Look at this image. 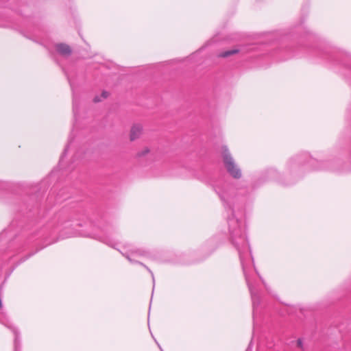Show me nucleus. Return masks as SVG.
Listing matches in <instances>:
<instances>
[{
  "mask_svg": "<svg viewBox=\"0 0 351 351\" xmlns=\"http://www.w3.org/2000/svg\"><path fill=\"white\" fill-rule=\"evenodd\" d=\"M42 248H43V247H41L40 248H37L36 250L34 252H32V253H29L28 256L25 257V258H23L22 260V261H25L28 257H30L31 256H32L33 254H34L36 252H37L38 251H39L40 250H41Z\"/></svg>",
  "mask_w": 351,
  "mask_h": 351,
  "instance_id": "obj_12",
  "label": "nucleus"
},
{
  "mask_svg": "<svg viewBox=\"0 0 351 351\" xmlns=\"http://www.w3.org/2000/svg\"><path fill=\"white\" fill-rule=\"evenodd\" d=\"M213 243V241H209L208 243Z\"/></svg>",
  "mask_w": 351,
  "mask_h": 351,
  "instance_id": "obj_20",
  "label": "nucleus"
},
{
  "mask_svg": "<svg viewBox=\"0 0 351 351\" xmlns=\"http://www.w3.org/2000/svg\"><path fill=\"white\" fill-rule=\"evenodd\" d=\"M68 147H69V145H67V146L65 147V149H64V152H63V153H62V156H60V161H59V165H60V166H62V165L63 158H64V156L66 155V152H67V150H68Z\"/></svg>",
  "mask_w": 351,
  "mask_h": 351,
  "instance_id": "obj_11",
  "label": "nucleus"
},
{
  "mask_svg": "<svg viewBox=\"0 0 351 351\" xmlns=\"http://www.w3.org/2000/svg\"><path fill=\"white\" fill-rule=\"evenodd\" d=\"M58 223H60L61 225L63 224V222L62 221H59Z\"/></svg>",
  "mask_w": 351,
  "mask_h": 351,
  "instance_id": "obj_19",
  "label": "nucleus"
},
{
  "mask_svg": "<svg viewBox=\"0 0 351 351\" xmlns=\"http://www.w3.org/2000/svg\"><path fill=\"white\" fill-rule=\"evenodd\" d=\"M148 152H149V149H145V150H143L142 152V153L138 154V156H141L145 155V154H147Z\"/></svg>",
  "mask_w": 351,
  "mask_h": 351,
  "instance_id": "obj_16",
  "label": "nucleus"
},
{
  "mask_svg": "<svg viewBox=\"0 0 351 351\" xmlns=\"http://www.w3.org/2000/svg\"><path fill=\"white\" fill-rule=\"evenodd\" d=\"M57 51L62 56H69L71 53V49L68 45L60 43L56 47Z\"/></svg>",
  "mask_w": 351,
  "mask_h": 351,
  "instance_id": "obj_7",
  "label": "nucleus"
},
{
  "mask_svg": "<svg viewBox=\"0 0 351 351\" xmlns=\"http://www.w3.org/2000/svg\"><path fill=\"white\" fill-rule=\"evenodd\" d=\"M44 236V230H40L38 232L33 233L25 240L23 246L21 247L19 250H17L18 252H19L21 250H23L25 247H29L32 242L38 239L43 238Z\"/></svg>",
  "mask_w": 351,
  "mask_h": 351,
  "instance_id": "obj_5",
  "label": "nucleus"
},
{
  "mask_svg": "<svg viewBox=\"0 0 351 351\" xmlns=\"http://www.w3.org/2000/svg\"><path fill=\"white\" fill-rule=\"evenodd\" d=\"M5 326H8L9 328H10L14 334V351H19L20 349L19 331L15 327L8 326V324H5Z\"/></svg>",
  "mask_w": 351,
  "mask_h": 351,
  "instance_id": "obj_8",
  "label": "nucleus"
},
{
  "mask_svg": "<svg viewBox=\"0 0 351 351\" xmlns=\"http://www.w3.org/2000/svg\"><path fill=\"white\" fill-rule=\"evenodd\" d=\"M4 186V183L0 182V188H2Z\"/></svg>",
  "mask_w": 351,
  "mask_h": 351,
  "instance_id": "obj_18",
  "label": "nucleus"
},
{
  "mask_svg": "<svg viewBox=\"0 0 351 351\" xmlns=\"http://www.w3.org/2000/svg\"><path fill=\"white\" fill-rule=\"evenodd\" d=\"M142 132V126L140 124H134L130 131V140L138 138Z\"/></svg>",
  "mask_w": 351,
  "mask_h": 351,
  "instance_id": "obj_6",
  "label": "nucleus"
},
{
  "mask_svg": "<svg viewBox=\"0 0 351 351\" xmlns=\"http://www.w3.org/2000/svg\"><path fill=\"white\" fill-rule=\"evenodd\" d=\"M240 51V49L238 48H234L233 49L227 50L222 53H220L218 56L221 58H228L232 55L236 54Z\"/></svg>",
  "mask_w": 351,
  "mask_h": 351,
  "instance_id": "obj_9",
  "label": "nucleus"
},
{
  "mask_svg": "<svg viewBox=\"0 0 351 351\" xmlns=\"http://www.w3.org/2000/svg\"><path fill=\"white\" fill-rule=\"evenodd\" d=\"M222 157L224 167L230 176L234 179H240L242 177L241 169L235 162L226 147H222Z\"/></svg>",
  "mask_w": 351,
  "mask_h": 351,
  "instance_id": "obj_3",
  "label": "nucleus"
},
{
  "mask_svg": "<svg viewBox=\"0 0 351 351\" xmlns=\"http://www.w3.org/2000/svg\"><path fill=\"white\" fill-rule=\"evenodd\" d=\"M121 254L126 258L132 264H138L145 267L149 273L151 274L152 278L153 284H155V278L152 271L145 264L137 261L136 258H150L151 254L149 250L144 248H138L132 246L130 244L126 245L123 250H119Z\"/></svg>",
  "mask_w": 351,
  "mask_h": 351,
  "instance_id": "obj_2",
  "label": "nucleus"
},
{
  "mask_svg": "<svg viewBox=\"0 0 351 351\" xmlns=\"http://www.w3.org/2000/svg\"><path fill=\"white\" fill-rule=\"evenodd\" d=\"M215 192L218 194L223 206L231 213L228 217L229 240L238 252L243 271L247 284L253 306L254 324L262 313L261 289L258 287L253 274L258 280H262L261 276L254 264L253 258L245 233V223L242 219L236 215V208H239V202L248 193L245 185L225 186L223 184H217L214 186Z\"/></svg>",
  "mask_w": 351,
  "mask_h": 351,
  "instance_id": "obj_1",
  "label": "nucleus"
},
{
  "mask_svg": "<svg viewBox=\"0 0 351 351\" xmlns=\"http://www.w3.org/2000/svg\"><path fill=\"white\" fill-rule=\"evenodd\" d=\"M297 346L298 347L300 348L301 349L303 348V342L302 339H298L297 341Z\"/></svg>",
  "mask_w": 351,
  "mask_h": 351,
  "instance_id": "obj_13",
  "label": "nucleus"
},
{
  "mask_svg": "<svg viewBox=\"0 0 351 351\" xmlns=\"http://www.w3.org/2000/svg\"><path fill=\"white\" fill-rule=\"evenodd\" d=\"M158 346H159V348H160V350H161V351H163V350H162V349L161 348V347H160L159 345H158Z\"/></svg>",
  "mask_w": 351,
  "mask_h": 351,
  "instance_id": "obj_21",
  "label": "nucleus"
},
{
  "mask_svg": "<svg viewBox=\"0 0 351 351\" xmlns=\"http://www.w3.org/2000/svg\"><path fill=\"white\" fill-rule=\"evenodd\" d=\"M99 228L103 232V235L95 236L94 238L99 240L100 241L106 243V245L115 248L116 242L110 237V234L114 230L113 226L111 224L105 223L98 225Z\"/></svg>",
  "mask_w": 351,
  "mask_h": 351,
  "instance_id": "obj_4",
  "label": "nucleus"
},
{
  "mask_svg": "<svg viewBox=\"0 0 351 351\" xmlns=\"http://www.w3.org/2000/svg\"><path fill=\"white\" fill-rule=\"evenodd\" d=\"M108 95H109V94H108V93L107 91H105V90H104V91H103V92H102V93H101V97H102L103 99H106V98H107V97H108Z\"/></svg>",
  "mask_w": 351,
  "mask_h": 351,
  "instance_id": "obj_14",
  "label": "nucleus"
},
{
  "mask_svg": "<svg viewBox=\"0 0 351 351\" xmlns=\"http://www.w3.org/2000/svg\"><path fill=\"white\" fill-rule=\"evenodd\" d=\"M68 80L69 82V84H70L71 88L72 89V91L74 93V89H73V84H72V82H71V80H70V79L69 77H68ZM77 110H78V104L77 103V99H76L75 97L73 95V114H74L75 117L77 114Z\"/></svg>",
  "mask_w": 351,
  "mask_h": 351,
  "instance_id": "obj_10",
  "label": "nucleus"
},
{
  "mask_svg": "<svg viewBox=\"0 0 351 351\" xmlns=\"http://www.w3.org/2000/svg\"><path fill=\"white\" fill-rule=\"evenodd\" d=\"M101 101V98H100L99 96H95V97H94V99H93V101H94L95 103H97V102H99V101Z\"/></svg>",
  "mask_w": 351,
  "mask_h": 351,
  "instance_id": "obj_15",
  "label": "nucleus"
},
{
  "mask_svg": "<svg viewBox=\"0 0 351 351\" xmlns=\"http://www.w3.org/2000/svg\"><path fill=\"white\" fill-rule=\"evenodd\" d=\"M309 162L311 163V165H314L315 163H317V161L315 160V159H310Z\"/></svg>",
  "mask_w": 351,
  "mask_h": 351,
  "instance_id": "obj_17",
  "label": "nucleus"
}]
</instances>
